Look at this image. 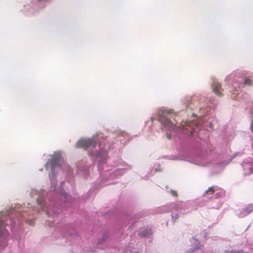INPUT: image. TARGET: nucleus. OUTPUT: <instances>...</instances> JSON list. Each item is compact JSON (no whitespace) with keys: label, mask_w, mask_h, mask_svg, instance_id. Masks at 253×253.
<instances>
[{"label":"nucleus","mask_w":253,"mask_h":253,"mask_svg":"<svg viewBox=\"0 0 253 253\" xmlns=\"http://www.w3.org/2000/svg\"><path fill=\"white\" fill-rule=\"evenodd\" d=\"M251 130H252V132H253V124H252V125H251Z\"/></svg>","instance_id":"nucleus-13"},{"label":"nucleus","mask_w":253,"mask_h":253,"mask_svg":"<svg viewBox=\"0 0 253 253\" xmlns=\"http://www.w3.org/2000/svg\"><path fill=\"white\" fill-rule=\"evenodd\" d=\"M57 162L56 160H52L50 162V168L52 172L54 171V169L55 168L56 165L57 164Z\"/></svg>","instance_id":"nucleus-7"},{"label":"nucleus","mask_w":253,"mask_h":253,"mask_svg":"<svg viewBox=\"0 0 253 253\" xmlns=\"http://www.w3.org/2000/svg\"><path fill=\"white\" fill-rule=\"evenodd\" d=\"M8 234V231L5 229L3 222L0 220V237L4 235L6 236Z\"/></svg>","instance_id":"nucleus-4"},{"label":"nucleus","mask_w":253,"mask_h":253,"mask_svg":"<svg viewBox=\"0 0 253 253\" xmlns=\"http://www.w3.org/2000/svg\"><path fill=\"white\" fill-rule=\"evenodd\" d=\"M96 145L94 138L83 139L79 140L77 143V147L87 149L89 148H94Z\"/></svg>","instance_id":"nucleus-2"},{"label":"nucleus","mask_w":253,"mask_h":253,"mask_svg":"<svg viewBox=\"0 0 253 253\" xmlns=\"http://www.w3.org/2000/svg\"><path fill=\"white\" fill-rule=\"evenodd\" d=\"M245 212L247 214H249L253 211V204H250L248 205L247 208L245 209Z\"/></svg>","instance_id":"nucleus-6"},{"label":"nucleus","mask_w":253,"mask_h":253,"mask_svg":"<svg viewBox=\"0 0 253 253\" xmlns=\"http://www.w3.org/2000/svg\"><path fill=\"white\" fill-rule=\"evenodd\" d=\"M249 169L250 171L249 172H246V174H250L253 173V168H250Z\"/></svg>","instance_id":"nucleus-11"},{"label":"nucleus","mask_w":253,"mask_h":253,"mask_svg":"<svg viewBox=\"0 0 253 253\" xmlns=\"http://www.w3.org/2000/svg\"><path fill=\"white\" fill-rule=\"evenodd\" d=\"M167 137L169 138V139H170V136L169 134H167Z\"/></svg>","instance_id":"nucleus-15"},{"label":"nucleus","mask_w":253,"mask_h":253,"mask_svg":"<svg viewBox=\"0 0 253 253\" xmlns=\"http://www.w3.org/2000/svg\"><path fill=\"white\" fill-rule=\"evenodd\" d=\"M139 234H140V236H141L142 237H146V236H149L148 234L145 233L144 232V230H141L140 231Z\"/></svg>","instance_id":"nucleus-9"},{"label":"nucleus","mask_w":253,"mask_h":253,"mask_svg":"<svg viewBox=\"0 0 253 253\" xmlns=\"http://www.w3.org/2000/svg\"><path fill=\"white\" fill-rule=\"evenodd\" d=\"M198 248H199V247L195 248V249H194L193 250H192V252H194V251H195L196 250H197Z\"/></svg>","instance_id":"nucleus-14"},{"label":"nucleus","mask_w":253,"mask_h":253,"mask_svg":"<svg viewBox=\"0 0 253 253\" xmlns=\"http://www.w3.org/2000/svg\"><path fill=\"white\" fill-rule=\"evenodd\" d=\"M170 193L171 195L174 197H177V192L174 190H171Z\"/></svg>","instance_id":"nucleus-12"},{"label":"nucleus","mask_w":253,"mask_h":253,"mask_svg":"<svg viewBox=\"0 0 253 253\" xmlns=\"http://www.w3.org/2000/svg\"><path fill=\"white\" fill-rule=\"evenodd\" d=\"M217 190V188L214 186L209 187L208 189L204 193V196L213 195L215 191Z\"/></svg>","instance_id":"nucleus-5"},{"label":"nucleus","mask_w":253,"mask_h":253,"mask_svg":"<svg viewBox=\"0 0 253 253\" xmlns=\"http://www.w3.org/2000/svg\"><path fill=\"white\" fill-rule=\"evenodd\" d=\"M174 209H175V210H178V208H177V206H176H176H175V207H174Z\"/></svg>","instance_id":"nucleus-16"},{"label":"nucleus","mask_w":253,"mask_h":253,"mask_svg":"<svg viewBox=\"0 0 253 253\" xmlns=\"http://www.w3.org/2000/svg\"><path fill=\"white\" fill-rule=\"evenodd\" d=\"M213 92L218 96L222 95V89L221 88V85L220 83H214L212 85Z\"/></svg>","instance_id":"nucleus-3"},{"label":"nucleus","mask_w":253,"mask_h":253,"mask_svg":"<svg viewBox=\"0 0 253 253\" xmlns=\"http://www.w3.org/2000/svg\"><path fill=\"white\" fill-rule=\"evenodd\" d=\"M159 120L162 125L169 129L173 128L176 125L175 120L168 112H163Z\"/></svg>","instance_id":"nucleus-1"},{"label":"nucleus","mask_w":253,"mask_h":253,"mask_svg":"<svg viewBox=\"0 0 253 253\" xmlns=\"http://www.w3.org/2000/svg\"><path fill=\"white\" fill-rule=\"evenodd\" d=\"M171 216H172V218L174 221H175L179 217V216L177 214H172Z\"/></svg>","instance_id":"nucleus-10"},{"label":"nucleus","mask_w":253,"mask_h":253,"mask_svg":"<svg viewBox=\"0 0 253 253\" xmlns=\"http://www.w3.org/2000/svg\"><path fill=\"white\" fill-rule=\"evenodd\" d=\"M244 84L245 85H251L252 84V81L249 78H245Z\"/></svg>","instance_id":"nucleus-8"}]
</instances>
